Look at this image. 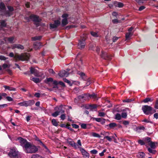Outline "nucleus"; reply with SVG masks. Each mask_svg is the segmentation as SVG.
I'll return each instance as SVG.
<instances>
[{
    "label": "nucleus",
    "mask_w": 158,
    "mask_h": 158,
    "mask_svg": "<svg viewBox=\"0 0 158 158\" xmlns=\"http://www.w3.org/2000/svg\"><path fill=\"white\" fill-rule=\"evenodd\" d=\"M41 46V43L39 42H35L33 44L34 48L36 50L40 49Z\"/></svg>",
    "instance_id": "obj_20"
},
{
    "label": "nucleus",
    "mask_w": 158,
    "mask_h": 158,
    "mask_svg": "<svg viewBox=\"0 0 158 158\" xmlns=\"http://www.w3.org/2000/svg\"><path fill=\"white\" fill-rule=\"evenodd\" d=\"M0 95H1V97H6L7 95V94L6 93H0Z\"/></svg>",
    "instance_id": "obj_60"
},
{
    "label": "nucleus",
    "mask_w": 158,
    "mask_h": 158,
    "mask_svg": "<svg viewBox=\"0 0 158 158\" xmlns=\"http://www.w3.org/2000/svg\"><path fill=\"white\" fill-rule=\"evenodd\" d=\"M60 22L59 20H55L54 23H51L49 24L51 29L56 28H57L60 24Z\"/></svg>",
    "instance_id": "obj_13"
},
{
    "label": "nucleus",
    "mask_w": 158,
    "mask_h": 158,
    "mask_svg": "<svg viewBox=\"0 0 158 158\" xmlns=\"http://www.w3.org/2000/svg\"><path fill=\"white\" fill-rule=\"evenodd\" d=\"M72 126L73 127L76 129L78 128L79 127L78 125L75 124H72Z\"/></svg>",
    "instance_id": "obj_56"
},
{
    "label": "nucleus",
    "mask_w": 158,
    "mask_h": 158,
    "mask_svg": "<svg viewBox=\"0 0 158 158\" xmlns=\"http://www.w3.org/2000/svg\"><path fill=\"white\" fill-rule=\"evenodd\" d=\"M81 128L83 129H86L87 128H87V125L83 123L81 125Z\"/></svg>",
    "instance_id": "obj_49"
},
{
    "label": "nucleus",
    "mask_w": 158,
    "mask_h": 158,
    "mask_svg": "<svg viewBox=\"0 0 158 158\" xmlns=\"http://www.w3.org/2000/svg\"><path fill=\"white\" fill-rule=\"evenodd\" d=\"M5 9V6L4 4L2 2L0 3V11L1 10H4Z\"/></svg>",
    "instance_id": "obj_33"
},
{
    "label": "nucleus",
    "mask_w": 158,
    "mask_h": 158,
    "mask_svg": "<svg viewBox=\"0 0 158 158\" xmlns=\"http://www.w3.org/2000/svg\"><path fill=\"white\" fill-rule=\"evenodd\" d=\"M67 142L69 144L75 149H77L79 148L77 145L71 139H67Z\"/></svg>",
    "instance_id": "obj_9"
},
{
    "label": "nucleus",
    "mask_w": 158,
    "mask_h": 158,
    "mask_svg": "<svg viewBox=\"0 0 158 158\" xmlns=\"http://www.w3.org/2000/svg\"><path fill=\"white\" fill-rule=\"evenodd\" d=\"M91 135L94 137L100 138L101 136L95 132H92L91 134Z\"/></svg>",
    "instance_id": "obj_29"
},
{
    "label": "nucleus",
    "mask_w": 158,
    "mask_h": 158,
    "mask_svg": "<svg viewBox=\"0 0 158 158\" xmlns=\"http://www.w3.org/2000/svg\"><path fill=\"white\" fill-rule=\"evenodd\" d=\"M63 106L61 105L59 106L56 107L55 109L56 110V111L52 114V116L55 117L60 114L63 113L64 111L62 109Z\"/></svg>",
    "instance_id": "obj_6"
},
{
    "label": "nucleus",
    "mask_w": 158,
    "mask_h": 158,
    "mask_svg": "<svg viewBox=\"0 0 158 158\" xmlns=\"http://www.w3.org/2000/svg\"><path fill=\"white\" fill-rule=\"evenodd\" d=\"M86 36H85L81 40H80L79 41L78 45L79 48L82 49L85 47V40L86 39Z\"/></svg>",
    "instance_id": "obj_10"
},
{
    "label": "nucleus",
    "mask_w": 158,
    "mask_h": 158,
    "mask_svg": "<svg viewBox=\"0 0 158 158\" xmlns=\"http://www.w3.org/2000/svg\"><path fill=\"white\" fill-rule=\"evenodd\" d=\"M25 19L28 22L32 20L35 22H38L41 21L38 16L34 14L31 15L29 17H25Z\"/></svg>",
    "instance_id": "obj_7"
},
{
    "label": "nucleus",
    "mask_w": 158,
    "mask_h": 158,
    "mask_svg": "<svg viewBox=\"0 0 158 158\" xmlns=\"http://www.w3.org/2000/svg\"><path fill=\"white\" fill-rule=\"evenodd\" d=\"M4 40L6 43L8 42L10 43L13 44L15 42V37L11 36L9 37H6L4 38Z\"/></svg>",
    "instance_id": "obj_16"
},
{
    "label": "nucleus",
    "mask_w": 158,
    "mask_h": 158,
    "mask_svg": "<svg viewBox=\"0 0 158 158\" xmlns=\"http://www.w3.org/2000/svg\"><path fill=\"white\" fill-rule=\"evenodd\" d=\"M64 81L67 83H68L69 85L71 86L72 85V84L71 83V82L69 81L66 78H64L63 79Z\"/></svg>",
    "instance_id": "obj_48"
},
{
    "label": "nucleus",
    "mask_w": 158,
    "mask_h": 158,
    "mask_svg": "<svg viewBox=\"0 0 158 158\" xmlns=\"http://www.w3.org/2000/svg\"><path fill=\"white\" fill-rule=\"evenodd\" d=\"M152 101L151 100V99L149 98H146L143 100V102L145 103H147L148 102H151Z\"/></svg>",
    "instance_id": "obj_44"
},
{
    "label": "nucleus",
    "mask_w": 158,
    "mask_h": 158,
    "mask_svg": "<svg viewBox=\"0 0 158 158\" xmlns=\"http://www.w3.org/2000/svg\"><path fill=\"white\" fill-rule=\"evenodd\" d=\"M153 149L151 148H148V151L150 153H152V154H155L156 151V150H153Z\"/></svg>",
    "instance_id": "obj_35"
},
{
    "label": "nucleus",
    "mask_w": 158,
    "mask_h": 158,
    "mask_svg": "<svg viewBox=\"0 0 158 158\" xmlns=\"http://www.w3.org/2000/svg\"><path fill=\"white\" fill-rule=\"evenodd\" d=\"M60 118H61V119L62 120H64L65 119V115L64 114H61L60 115Z\"/></svg>",
    "instance_id": "obj_59"
},
{
    "label": "nucleus",
    "mask_w": 158,
    "mask_h": 158,
    "mask_svg": "<svg viewBox=\"0 0 158 158\" xmlns=\"http://www.w3.org/2000/svg\"><path fill=\"white\" fill-rule=\"evenodd\" d=\"M121 117L123 118H126L127 116V114L126 112H123L121 114Z\"/></svg>",
    "instance_id": "obj_45"
},
{
    "label": "nucleus",
    "mask_w": 158,
    "mask_h": 158,
    "mask_svg": "<svg viewBox=\"0 0 158 158\" xmlns=\"http://www.w3.org/2000/svg\"><path fill=\"white\" fill-rule=\"evenodd\" d=\"M9 56L11 57H14V60L15 62L18 60H27L29 58V54L27 53H24L19 55L17 54L14 55L13 52H10L9 53Z\"/></svg>",
    "instance_id": "obj_1"
},
{
    "label": "nucleus",
    "mask_w": 158,
    "mask_h": 158,
    "mask_svg": "<svg viewBox=\"0 0 158 158\" xmlns=\"http://www.w3.org/2000/svg\"><path fill=\"white\" fill-rule=\"evenodd\" d=\"M100 48L98 47H96V52L101 57L105 60H110L111 59V56L108 55L107 53L102 50L101 52Z\"/></svg>",
    "instance_id": "obj_2"
},
{
    "label": "nucleus",
    "mask_w": 158,
    "mask_h": 158,
    "mask_svg": "<svg viewBox=\"0 0 158 158\" xmlns=\"http://www.w3.org/2000/svg\"><path fill=\"white\" fill-rule=\"evenodd\" d=\"M68 16V15L67 14H64L62 15V17L64 18L62 21V26H65L68 24V22L67 18Z\"/></svg>",
    "instance_id": "obj_12"
},
{
    "label": "nucleus",
    "mask_w": 158,
    "mask_h": 158,
    "mask_svg": "<svg viewBox=\"0 0 158 158\" xmlns=\"http://www.w3.org/2000/svg\"><path fill=\"white\" fill-rule=\"evenodd\" d=\"M133 33L132 32H129L126 34V38L127 40H129L130 39L131 37L132 36Z\"/></svg>",
    "instance_id": "obj_22"
},
{
    "label": "nucleus",
    "mask_w": 158,
    "mask_h": 158,
    "mask_svg": "<svg viewBox=\"0 0 158 158\" xmlns=\"http://www.w3.org/2000/svg\"><path fill=\"white\" fill-rule=\"evenodd\" d=\"M27 106H31L35 103V101L34 100H30L27 101Z\"/></svg>",
    "instance_id": "obj_27"
},
{
    "label": "nucleus",
    "mask_w": 158,
    "mask_h": 158,
    "mask_svg": "<svg viewBox=\"0 0 158 158\" xmlns=\"http://www.w3.org/2000/svg\"><path fill=\"white\" fill-rule=\"evenodd\" d=\"M7 7L9 11H6V15L7 16H10L12 15V12L13 11L14 9L12 7L10 6H7Z\"/></svg>",
    "instance_id": "obj_18"
},
{
    "label": "nucleus",
    "mask_w": 158,
    "mask_h": 158,
    "mask_svg": "<svg viewBox=\"0 0 158 158\" xmlns=\"http://www.w3.org/2000/svg\"><path fill=\"white\" fill-rule=\"evenodd\" d=\"M137 156L139 158H143L145 156V154L143 152H139L137 154Z\"/></svg>",
    "instance_id": "obj_28"
},
{
    "label": "nucleus",
    "mask_w": 158,
    "mask_h": 158,
    "mask_svg": "<svg viewBox=\"0 0 158 158\" xmlns=\"http://www.w3.org/2000/svg\"><path fill=\"white\" fill-rule=\"evenodd\" d=\"M117 6L121 8L123 6V4L122 3L118 2Z\"/></svg>",
    "instance_id": "obj_52"
},
{
    "label": "nucleus",
    "mask_w": 158,
    "mask_h": 158,
    "mask_svg": "<svg viewBox=\"0 0 158 158\" xmlns=\"http://www.w3.org/2000/svg\"><path fill=\"white\" fill-rule=\"evenodd\" d=\"M40 93H35L34 94L35 96L37 98L40 97Z\"/></svg>",
    "instance_id": "obj_61"
},
{
    "label": "nucleus",
    "mask_w": 158,
    "mask_h": 158,
    "mask_svg": "<svg viewBox=\"0 0 158 158\" xmlns=\"http://www.w3.org/2000/svg\"><path fill=\"white\" fill-rule=\"evenodd\" d=\"M97 105L95 104L89 105L85 106V108L87 109H89L91 110H93L94 109H96Z\"/></svg>",
    "instance_id": "obj_19"
},
{
    "label": "nucleus",
    "mask_w": 158,
    "mask_h": 158,
    "mask_svg": "<svg viewBox=\"0 0 158 158\" xmlns=\"http://www.w3.org/2000/svg\"><path fill=\"white\" fill-rule=\"evenodd\" d=\"M31 158H41V157L38 154H34L31 156Z\"/></svg>",
    "instance_id": "obj_46"
},
{
    "label": "nucleus",
    "mask_w": 158,
    "mask_h": 158,
    "mask_svg": "<svg viewBox=\"0 0 158 158\" xmlns=\"http://www.w3.org/2000/svg\"><path fill=\"white\" fill-rule=\"evenodd\" d=\"M90 33L94 37H98L99 36V35L98 34V33L93 31H91Z\"/></svg>",
    "instance_id": "obj_36"
},
{
    "label": "nucleus",
    "mask_w": 158,
    "mask_h": 158,
    "mask_svg": "<svg viewBox=\"0 0 158 158\" xmlns=\"http://www.w3.org/2000/svg\"><path fill=\"white\" fill-rule=\"evenodd\" d=\"M138 143L141 145H143L145 144V143L144 141L141 140H139L138 141Z\"/></svg>",
    "instance_id": "obj_53"
},
{
    "label": "nucleus",
    "mask_w": 158,
    "mask_h": 158,
    "mask_svg": "<svg viewBox=\"0 0 158 158\" xmlns=\"http://www.w3.org/2000/svg\"><path fill=\"white\" fill-rule=\"evenodd\" d=\"M18 139L20 142L21 146H22L24 149L30 143L27 142V140L21 137L18 138Z\"/></svg>",
    "instance_id": "obj_8"
},
{
    "label": "nucleus",
    "mask_w": 158,
    "mask_h": 158,
    "mask_svg": "<svg viewBox=\"0 0 158 158\" xmlns=\"http://www.w3.org/2000/svg\"><path fill=\"white\" fill-rule=\"evenodd\" d=\"M20 106H27V101H24L18 103Z\"/></svg>",
    "instance_id": "obj_30"
},
{
    "label": "nucleus",
    "mask_w": 158,
    "mask_h": 158,
    "mask_svg": "<svg viewBox=\"0 0 158 158\" xmlns=\"http://www.w3.org/2000/svg\"><path fill=\"white\" fill-rule=\"evenodd\" d=\"M8 48H10L12 49H14L16 48L22 50L24 49V47L23 45L21 44H14L12 45L10 47H8Z\"/></svg>",
    "instance_id": "obj_15"
},
{
    "label": "nucleus",
    "mask_w": 158,
    "mask_h": 158,
    "mask_svg": "<svg viewBox=\"0 0 158 158\" xmlns=\"http://www.w3.org/2000/svg\"><path fill=\"white\" fill-rule=\"evenodd\" d=\"M8 155L11 158H18L19 153L16 148H13L10 149Z\"/></svg>",
    "instance_id": "obj_5"
},
{
    "label": "nucleus",
    "mask_w": 158,
    "mask_h": 158,
    "mask_svg": "<svg viewBox=\"0 0 158 158\" xmlns=\"http://www.w3.org/2000/svg\"><path fill=\"white\" fill-rule=\"evenodd\" d=\"M78 98L79 99H83L85 100H88V95L86 94L80 95L78 96Z\"/></svg>",
    "instance_id": "obj_21"
},
{
    "label": "nucleus",
    "mask_w": 158,
    "mask_h": 158,
    "mask_svg": "<svg viewBox=\"0 0 158 158\" xmlns=\"http://www.w3.org/2000/svg\"><path fill=\"white\" fill-rule=\"evenodd\" d=\"M78 74L80 75L82 78H83L85 76V74L84 73L81 72H78Z\"/></svg>",
    "instance_id": "obj_51"
},
{
    "label": "nucleus",
    "mask_w": 158,
    "mask_h": 158,
    "mask_svg": "<svg viewBox=\"0 0 158 158\" xmlns=\"http://www.w3.org/2000/svg\"><path fill=\"white\" fill-rule=\"evenodd\" d=\"M24 150L27 153H32L37 152L38 149L35 146L32 145L30 143L24 149Z\"/></svg>",
    "instance_id": "obj_3"
},
{
    "label": "nucleus",
    "mask_w": 158,
    "mask_h": 158,
    "mask_svg": "<svg viewBox=\"0 0 158 158\" xmlns=\"http://www.w3.org/2000/svg\"><path fill=\"white\" fill-rule=\"evenodd\" d=\"M157 144V143L151 141L149 144V145L151 147V148L152 149H154L156 147V145Z\"/></svg>",
    "instance_id": "obj_23"
},
{
    "label": "nucleus",
    "mask_w": 158,
    "mask_h": 158,
    "mask_svg": "<svg viewBox=\"0 0 158 158\" xmlns=\"http://www.w3.org/2000/svg\"><path fill=\"white\" fill-rule=\"evenodd\" d=\"M94 119H95L96 121L99 122H102L105 123V119L104 118H94Z\"/></svg>",
    "instance_id": "obj_31"
},
{
    "label": "nucleus",
    "mask_w": 158,
    "mask_h": 158,
    "mask_svg": "<svg viewBox=\"0 0 158 158\" xmlns=\"http://www.w3.org/2000/svg\"><path fill=\"white\" fill-rule=\"evenodd\" d=\"M90 152L91 154H96L98 153V151L95 149H94L91 151Z\"/></svg>",
    "instance_id": "obj_50"
},
{
    "label": "nucleus",
    "mask_w": 158,
    "mask_h": 158,
    "mask_svg": "<svg viewBox=\"0 0 158 158\" xmlns=\"http://www.w3.org/2000/svg\"><path fill=\"white\" fill-rule=\"evenodd\" d=\"M1 23V26L2 27H5L6 26V23L5 20L2 21Z\"/></svg>",
    "instance_id": "obj_40"
},
{
    "label": "nucleus",
    "mask_w": 158,
    "mask_h": 158,
    "mask_svg": "<svg viewBox=\"0 0 158 158\" xmlns=\"http://www.w3.org/2000/svg\"><path fill=\"white\" fill-rule=\"evenodd\" d=\"M52 122L53 125L55 126H57L58 125V123L55 119H52Z\"/></svg>",
    "instance_id": "obj_38"
},
{
    "label": "nucleus",
    "mask_w": 158,
    "mask_h": 158,
    "mask_svg": "<svg viewBox=\"0 0 158 158\" xmlns=\"http://www.w3.org/2000/svg\"><path fill=\"white\" fill-rule=\"evenodd\" d=\"M105 115L104 113L103 112H100L98 113V116L100 117H104Z\"/></svg>",
    "instance_id": "obj_54"
},
{
    "label": "nucleus",
    "mask_w": 158,
    "mask_h": 158,
    "mask_svg": "<svg viewBox=\"0 0 158 158\" xmlns=\"http://www.w3.org/2000/svg\"><path fill=\"white\" fill-rule=\"evenodd\" d=\"M69 70H68V71L67 72L64 70H62L59 73H58L59 76L61 77H67L69 75V73L68 72Z\"/></svg>",
    "instance_id": "obj_17"
},
{
    "label": "nucleus",
    "mask_w": 158,
    "mask_h": 158,
    "mask_svg": "<svg viewBox=\"0 0 158 158\" xmlns=\"http://www.w3.org/2000/svg\"><path fill=\"white\" fill-rule=\"evenodd\" d=\"M83 157L84 158H89V154L84 148H80Z\"/></svg>",
    "instance_id": "obj_14"
},
{
    "label": "nucleus",
    "mask_w": 158,
    "mask_h": 158,
    "mask_svg": "<svg viewBox=\"0 0 158 158\" xmlns=\"http://www.w3.org/2000/svg\"><path fill=\"white\" fill-rule=\"evenodd\" d=\"M106 139L109 141L111 142L112 140V136H105L104 137V139Z\"/></svg>",
    "instance_id": "obj_39"
},
{
    "label": "nucleus",
    "mask_w": 158,
    "mask_h": 158,
    "mask_svg": "<svg viewBox=\"0 0 158 158\" xmlns=\"http://www.w3.org/2000/svg\"><path fill=\"white\" fill-rule=\"evenodd\" d=\"M155 108L156 109H158V101H156V104L155 106Z\"/></svg>",
    "instance_id": "obj_63"
},
{
    "label": "nucleus",
    "mask_w": 158,
    "mask_h": 158,
    "mask_svg": "<svg viewBox=\"0 0 158 158\" xmlns=\"http://www.w3.org/2000/svg\"><path fill=\"white\" fill-rule=\"evenodd\" d=\"M30 80L33 81L35 83H37L40 82V79L38 78L31 77Z\"/></svg>",
    "instance_id": "obj_25"
},
{
    "label": "nucleus",
    "mask_w": 158,
    "mask_h": 158,
    "mask_svg": "<svg viewBox=\"0 0 158 158\" xmlns=\"http://www.w3.org/2000/svg\"><path fill=\"white\" fill-rule=\"evenodd\" d=\"M142 109L144 113L146 115L152 114L153 113L156 112L155 110H153V112H152V108L150 106L147 105L143 106Z\"/></svg>",
    "instance_id": "obj_4"
},
{
    "label": "nucleus",
    "mask_w": 158,
    "mask_h": 158,
    "mask_svg": "<svg viewBox=\"0 0 158 158\" xmlns=\"http://www.w3.org/2000/svg\"><path fill=\"white\" fill-rule=\"evenodd\" d=\"M154 117L156 119L158 118V113H156L154 114Z\"/></svg>",
    "instance_id": "obj_64"
},
{
    "label": "nucleus",
    "mask_w": 158,
    "mask_h": 158,
    "mask_svg": "<svg viewBox=\"0 0 158 158\" xmlns=\"http://www.w3.org/2000/svg\"><path fill=\"white\" fill-rule=\"evenodd\" d=\"M82 64V61L81 60L79 61L77 64V65L78 67V68L80 69L81 67V65Z\"/></svg>",
    "instance_id": "obj_41"
},
{
    "label": "nucleus",
    "mask_w": 158,
    "mask_h": 158,
    "mask_svg": "<svg viewBox=\"0 0 158 158\" xmlns=\"http://www.w3.org/2000/svg\"><path fill=\"white\" fill-rule=\"evenodd\" d=\"M87 95H88V99L89 97L94 99H96L97 97V94H96L94 93H93L91 94H87Z\"/></svg>",
    "instance_id": "obj_26"
},
{
    "label": "nucleus",
    "mask_w": 158,
    "mask_h": 158,
    "mask_svg": "<svg viewBox=\"0 0 158 158\" xmlns=\"http://www.w3.org/2000/svg\"><path fill=\"white\" fill-rule=\"evenodd\" d=\"M121 115L118 113L117 114L115 115V119L118 120H119L121 119Z\"/></svg>",
    "instance_id": "obj_37"
},
{
    "label": "nucleus",
    "mask_w": 158,
    "mask_h": 158,
    "mask_svg": "<svg viewBox=\"0 0 158 158\" xmlns=\"http://www.w3.org/2000/svg\"><path fill=\"white\" fill-rule=\"evenodd\" d=\"M3 87L5 89H8L10 91H15V89L14 87H10V86L4 85Z\"/></svg>",
    "instance_id": "obj_24"
},
{
    "label": "nucleus",
    "mask_w": 158,
    "mask_h": 158,
    "mask_svg": "<svg viewBox=\"0 0 158 158\" xmlns=\"http://www.w3.org/2000/svg\"><path fill=\"white\" fill-rule=\"evenodd\" d=\"M6 99L9 102L12 101L13 100V98L7 96L6 97Z\"/></svg>",
    "instance_id": "obj_55"
},
{
    "label": "nucleus",
    "mask_w": 158,
    "mask_h": 158,
    "mask_svg": "<svg viewBox=\"0 0 158 158\" xmlns=\"http://www.w3.org/2000/svg\"><path fill=\"white\" fill-rule=\"evenodd\" d=\"M42 37L41 36H36L32 38V40L33 41H35L36 40H39L41 39Z\"/></svg>",
    "instance_id": "obj_34"
},
{
    "label": "nucleus",
    "mask_w": 158,
    "mask_h": 158,
    "mask_svg": "<svg viewBox=\"0 0 158 158\" xmlns=\"http://www.w3.org/2000/svg\"><path fill=\"white\" fill-rule=\"evenodd\" d=\"M7 58L3 56H0V60H5Z\"/></svg>",
    "instance_id": "obj_58"
},
{
    "label": "nucleus",
    "mask_w": 158,
    "mask_h": 158,
    "mask_svg": "<svg viewBox=\"0 0 158 158\" xmlns=\"http://www.w3.org/2000/svg\"><path fill=\"white\" fill-rule=\"evenodd\" d=\"M77 145L79 147V148H79L80 149V148H81L80 147L81 146V143L80 139H79L77 140Z\"/></svg>",
    "instance_id": "obj_47"
},
{
    "label": "nucleus",
    "mask_w": 158,
    "mask_h": 158,
    "mask_svg": "<svg viewBox=\"0 0 158 158\" xmlns=\"http://www.w3.org/2000/svg\"><path fill=\"white\" fill-rule=\"evenodd\" d=\"M132 101V100L130 99H127L123 100V102H129Z\"/></svg>",
    "instance_id": "obj_57"
},
{
    "label": "nucleus",
    "mask_w": 158,
    "mask_h": 158,
    "mask_svg": "<svg viewBox=\"0 0 158 158\" xmlns=\"http://www.w3.org/2000/svg\"><path fill=\"white\" fill-rule=\"evenodd\" d=\"M123 124L125 125H127L129 124V122L128 121H123Z\"/></svg>",
    "instance_id": "obj_62"
},
{
    "label": "nucleus",
    "mask_w": 158,
    "mask_h": 158,
    "mask_svg": "<svg viewBox=\"0 0 158 158\" xmlns=\"http://www.w3.org/2000/svg\"><path fill=\"white\" fill-rule=\"evenodd\" d=\"M47 83L49 84V82H52L53 81V79L52 78H47L46 80Z\"/></svg>",
    "instance_id": "obj_42"
},
{
    "label": "nucleus",
    "mask_w": 158,
    "mask_h": 158,
    "mask_svg": "<svg viewBox=\"0 0 158 158\" xmlns=\"http://www.w3.org/2000/svg\"><path fill=\"white\" fill-rule=\"evenodd\" d=\"M142 121L143 122H146V123H152V122L149 119V118L148 119H144Z\"/></svg>",
    "instance_id": "obj_43"
},
{
    "label": "nucleus",
    "mask_w": 158,
    "mask_h": 158,
    "mask_svg": "<svg viewBox=\"0 0 158 158\" xmlns=\"http://www.w3.org/2000/svg\"><path fill=\"white\" fill-rule=\"evenodd\" d=\"M110 128H113L117 126V124L116 123H110L108 125Z\"/></svg>",
    "instance_id": "obj_32"
},
{
    "label": "nucleus",
    "mask_w": 158,
    "mask_h": 158,
    "mask_svg": "<svg viewBox=\"0 0 158 158\" xmlns=\"http://www.w3.org/2000/svg\"><path fill=\"white\" fill-rule=\"evenodd\" d=\"M30 69L31 74H34L36 77H40L41 76V74L35 68L31 67Z\"/></svg>",
    "instance_id": "obj_11"
}]
</instances>
